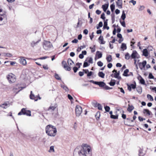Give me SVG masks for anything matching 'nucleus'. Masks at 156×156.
Here are the masks:
<instances>
[{
	"instance_id": "f257e3e1",
	"label": "nucleus",
	"mask_w": 156,
	"mask_h": 156,
	"mask_svg": "<svg viewBox=\"0 0 156 156\" xmlns=\"http://www.w3.org/2000/svg\"><path fill=\"white\" fill-rule=\"evenodd\" d=\"M74 156H91L90 147L87 144H83L75 149Z\"/></svg>"
},
{
	"instance_id": "f03ea898",
	"label": "nucleus",
	"mask_w": 156,
	"mask_h": 156,
	"mask_svg": "<svg viewBox=\"0 0 156 156\" xmlns=\"http://www.w3.org/2000/svg\"><path fill=\"white\" fill-rule=\"evenodd\" d=\"M45 132L49 136H55L57 131L55 127L51 125H48L46 127Z\"/></svg>"
},
{
	"instance_id": "7ed1b4c3",
	"label": "nucleus",
	"mask_w": 156,
	"mask_h": 156,
	"mask_svg": "<svg viewBox=\"0 0 156 156\" xmlns=\"http://www.w3.org/2000/svg\"><path fill=\"white\" fill-rule=\"evenodd\" d=\"M43 47L44 50H47L53 47V45L50 42L44 40L43 42Z\"/></svg>"
},
{
	"instance_id": "20e7f679",
	"label": "nucleus",
	"mask_w": 156,
	"mask_h": 156,
	"mask_svg": "<svg viewBox=\"0 0 156 156\" xmlns=\"http://www.w3.org/2000/svg\"><path fill=\"white\" fill-rule=\"evenodd\" d=\"M7 78L10 83H15L16 80V76L12 73H10L7 75Z\"/></svg>"
},
{
	"instance_id": "39448f33",
	"label": "nucleus",
	"mask_w": 156,
	"mask_h": 156,
	"mask_svg": "<svg viewBox=\"0 0 156 156\" xmlns=\"http://www.w3.org/2000/svg\"><path fill=\"white\" fill-rule=\"evenodd\" d=\"M18 115H24L29 116H30L31 115L30 111L26 110L24 108H22L21 111L18 113Z\"/></svg>"
},
{
	"instance_id": "423d86ee",
	"label": "nucleus",
	"mask_w": 156,
	"mask_h": 156,
	"mask_svg": "<svg viewBox=\"0 0 156 156\" xmlns=\"http://www.w3.org/2000/svg\"><path fill=\"white\" fill-rule=\"evenodd\" d=\"M2 14H0V25L3 24L5 21L7 20V16L5 14V12Z\"/></svg>"
},
{
	"instance_id": "0eeeda50",
	"label": "nucleus",
	"mask_w": 156,
	"mask_h": 156,
	"mask_svg": "<svg viewBox=\"0 0 156 156\" xmlns=\"http://www.w3.org/2000/svg\"><path fill=\"white\" fill-rule=\"evenodd\" d=\"M75 112L76 115L79 116L82 112V107L79 105H77L76 107Z\"/></svg>"
},
{
	"instance_id": "6e6552de",
	"label": "nucleus",
	"mask_w": 156,
	"mask_h": 156,
	"mask_svg": "<svg viewBox=\"0 0 156 156\" xmlns=\"http://www.w3.org/2000/svg\"><path fill=\"white\" fill-rule=\"evenodd\" d=\"M146 152V151L144 150V148L142 147H140L139 149V150L138 154L139 156H144L145 155Z\"/></svg>"
},
{
	"instance_id": "1a4fd4ad",
	"label": "nucleus",
	"mask_w": 156,
	"mask_h": 156,
	"mask_svg": "<svg viewBox=\"0 0 156 156\" xmlns=\"http://www.w3.org/2000/svg\"><path fill=\"white\" fill-rule=\"evenodd\" d=\"M62 65L64 68L66 70L70 71L71 69V68L67 65L66 62V61H63L62 63Z\"/></svg>"
},
{
	"instance_id": "9d476101",
	"label": "nucleus",
	"mask_w": 156,
	"mask_h": 156,
	"mask_svg": "<svg viewBox=\"0 0 156 156\" xmlns=\"http://www.w3.org/2000/svg\"><path fill=\"white\" fill-rule=\"evenodd\" d=\"M133 120H132L130 118H127L126 119V121H124V123L125 125L128 126H132V125H131V123L133 122Z\"/></svg>"
},
{
	"instance_id": "9b49d317",
	"label": "nucleus",
	"mask_w": 156,
	"mask_h": 156,
	"mask_svg": "<svg viewBox=\"0 0 156 156\" xmlns=\"http://www.w3.org/2000/svg\"><path fill=\"white\" fill-rule=\"evenodd\" d=\"M138 54L136 51H133L130 57L132 58L135 59L136 58H138Z\"/></svg>"
},
{
	"instance_id": "f8f14e48",
	"label": "nucleus",
	"mask_w": 156,
	"mask_h": 156,
	"mask_svg": "<svg viewBox=\"0 0 156 156\" xmlns=\"http://www.w3.org/2000/svg\"><path fill=\"white\" fill-rule=\"evenodd\" d=\"M30 99L34 100L35 101H37L38 100L37 99V96H35V95L32 93V91L30 92Z\"/></svg>"
},
{
	"instance_id": "ddd939ff",
	"label": "nucleus",
	"mask_w": 156,
	"mask_h": 156,
	"mask_svg": "<svg viewBox=\"0 0 156 156\" xmlns=\"http://www.w3.org/2000/svg\"><path fill=\"white\" fill-rule=\"evenodd\" d=\"M19 61L20 64L25 66L27 64V61L26 59L23 58L19 59Z\"/></svg>"
},
{
	"instance_id": "4468645a",
	"label": "nucleus",
	"mask_w": 156,
	"mask_h": 156,
	"mask_svg": "<svg viewBox=\"0 0 156 156\" xmlns=\"http://www.w3.org/2000/svg\"><path fill=\"white\" fill-rule=\"evenodd\" d=\"M95 84L98 85L101 87H104L105 85V83L102 81L97 82H95Z\"/></svg>"
},
{
	"instance_id": "2eb2a0df",
	"label": "nucleus",
	"mask_w": 156,
	"mask_h": 156,
	"mask_svg": "<svg viewBox=\"0 0 156 156\" xmlns=\"http://www.w3.org/2000/svg\"><path fill=\"white\" fill-rule=\"evenodd\" d=\"M138 79L140 80V83L144 85H146L144 80L141 76L138 77Z\"/></svg>"
},
{
	"instance_id": "dca6fc26",
	"label": "nucleus",
	"mask_w": 156,
	"mask_h": 156,
	"mask_svg": "<svg viewBox=\"0 0 156 156\" xmlns=\"http://www.w3.org/2000/svg\"><path fill=\"white\" fill-rule=\"evenodd\" d=\"M40 40H39L36 42H35L34 41H32L30 43L31 46L34 47L35 46L37 45L40 42Z\"/></svg>"
},
{
	"instance_id": "f3484780",
	"label": "nucleus",
	"mask_w": 156,
	"mask_h": 156,
	"mask_svg": "<svg viewBox=\"0 0 156 156\" xmlns=\"http://www.w3.org/2000/svg\"><path fill=\"white\" fill-rule=\"evenodd\" d=\"M120 74V72L119 71L117 73H114V77L117 78L118 80H120L121 79L120 76H119Z\"/></svg>"
},
{
	"instance_id": "a211bd4d",
	"label": "nucleus",
	"mask_w": 156,
	"mask_h": 156,
	"mask_svg": "<svg viewBox=\"0 0 156 156\" xmlns=\"http://www.w3.org/2000/svg\"><path fill=\"white\" fill-rule=\"evenodd\" d=\"M108 2L107 4H105L102 5V8L104 12H106L108 7Z\"/></svg>"
},
{
	"instance_id": "6ab92c4d",
	"label": "nucleus",
	"mask_w": 156,
	"mask_h": 156,
	"mask_svg": "<svg viewBox=\"0 0 156 156\" xmlns=\"http://www.w3.org/2000/svg\"><path fill=\"white\" fill-rule=\"evenodd\" d=\"M116 3L119 9H121L122 8V0L117 2Z\"/></svg>"
},
{
	"instance_id": "aec40b11",
	"label": "nucleus",
	"mask_w": 156,
	"mask_h": 156,
	"mask_svg": "<svg viewBox=\"0 0 156 156\" xmlns=\"http://www.w3.org/2000/svg\"><path fill=\"white\" fill-rule=\"evenodd\" d=\"M146 63H147V62L146 61H143L142 62V63H139V67H140V68L141 69H142V68L141 67V65H142L143 68H144L145 67V66L146 64Z\"/></svg>"
},
{
	"instance_id": "412c9836",
	"label": "nucleus",
	"mask_w": 156,
	"mask_h": 156,
	"mask_svg": "<svg viewBox=\"0 0 156 156\" xmlns=\"http://www.w3.org/2000/svg\"><path fill=\"white\" fill-rule=\"evenodd\" d=\"M61 87L66 92H68L69 91L68 88L65 85H61Z\"/></svg>"
},
{
	"instance_id": "4be33fe9",
	"label": "nucleus",
	"mask_w": 156,
	"mask_h": 156,
	"mask_svg": "<svg viewBox=\"0 0 156 156\" xmlns=\"http://www.w3.org/2000/svg\"><path fill=\"white\" fill-rule=\"evenodd\" d=\"M99 41H100V44H104L105 43V41H104L103 38L102 36H101L98 38Z\"/></svg>"
},
{
	"instance_id": "5701e85b",
	"label": "nucleus",
	"mask_w": 156,
	"mask_h": 156,
	"mask_svg": "<svg viewBox=\"0 0 156 156\" xmlns=\"http://www.w3.org/2000/svg\"><path fill=\"white\" fill-rule=\"evenodd\" d=\"M143 55L145 56H147L148 55V52L147 49H144L143 50Z\"/></svg>"
},
{
	"instance_id": "b1692460",
	"label": "nucleus",
	"mask_w": 156,
	"mask_h": 156,
	"mask_svg": "<svg viewBox=\"0 0 156 156\" xmlns=\"http://www.w3.org/2000/svg\"><path fill=\"white\" fill-rule=\"evenodd\" d=\"M146 112L147 113V114L148 115H150L151 113V112L148 109H144L143 110V113L144 114Z\"/></svg>"
},
{
	"instance_id": "393cba45",
	"label": "nucleus",
	"mask_w": 156,
	"mask_h": 156,
	"mask_svg": "<svg viewBox=\"0 0 156 156\" xmlns=\"http://www.w3.org/2000/svg\"><path fill=\"white\" fill-rule=\"evenodd\" d=\"M96 55L98 56V58H99L102 57V54L100 51H97L96 53Z\"/></svg>"
},
{
	"instance_id": "a878e982",
	"label": "nucleus",
	"mask_w": 156,
	"mask_h": 156,
	"mask_svg": "<svg viewBox=\"0 0 156 156\" xmlns=\"http://www.w3.org/2000/svg\"><path fill=\"white\" fill-rule=\"evenodd\" d=\"M86 61H87V62L90 63H93V60L91 57H87L86 60Z\"/></svg>"
},
{
	"instance_id": "bb28decb",
	"label": "nucleus",
	"mask_w": 156,
	"mask_h": 156,
	"mask_svg": "<svg viewBox=\"0 0 156 156\" xmlns=\"http://www.w3.org/2000/svg\"><path fill=\"white\" fill-rule=\"evenodd\" d=\"M67 63L69 66L72 65L73 64H74L71 58H70L68 59Z\"/></svg>"
},
{
	"instance_id": "cd10ccee",
	"label": "nucleus",
	"mask_w": 156,
	"mask_h": 156,
	"mask_svg": "<svg viewBox=\"0 0 156 156\" xmlns=\"http://www.w3.org/2000/svg\"><path fill=\"white\" fill-rule=\"evenodd\" d=\"M98 76L102 78H104L105 74L102 72H99L98 73Z\"/></svg>"
},
{
	"instance_id": "c85d7f7f",
	"label": "nucleus",
	"mask_w": 156,
	"mask_h": 156,
	"mask_svg": "<svg viewBox=\"0 0 156 156\" xmlns=\"http://www.w3.org/2000/svg\"><path fill=\"white\" fill-rule=\"evenodd\" d=\"M129 72V70L128 69H126L124 71L123 73V76H129V75L127 74Z\"/></svg>"
},
{
	"instance_id": "c756f323",
	"label": "nucleus",
	"mask_w": 156,
	"mask_h": 156,
	"mask_svg": "<svg viewBox=\"0 0 156 156\" xmlns=\"http://www.w3.org/2000/svg\"><path fill=\"white\" fill-rule=\"evenodd\" d=\"M121 48V49H122L123 51H124V50L126 49L127 48V47L126 44L124 43H122V44Z\"/></svg>"
},
{
	"instance_id": "7c9ffc66",
	"label": "nucleus",
	"mask_w": 156,
	"mask_h": 156,
	"mask_svg": "<svg viewBox=\"0 0 156 156\" xmlns=\"http://www.w3.org/2000/svg\"><path fill=\"white\" fill-rule=\"evenodd\" d=\"M115 84V80L112 79H111L110 82L109 83V84L111 86H114Z\"/></svg>"
},
{
	"instance_id": "2f4dec72",
	"label": "nucleus",
	"mask_w": 156,
	"mask_h": 156,
	"mask_svg": "<svg viewBox=\"0 0 156 156\" xmlns=\"http://www.w3.org/2000/svg\"><path fill=\"white\" fill-rule=\"evenodd\" d=\"M134 108L133 105H129V107L127 109V110L129 112H130Z\"/></svg>"
},
{
	"instance_id": "473e14b6",
	"label": "nucleus",
	"mask_w": 156,
	"mask_h": 156,
	"mask_svg": "<svg viewBox=\"0 0 156 156\" xmlns=\"http://www.w3.org/2000/svg\"><path fill=\"white\" fill-rule=\"evenodd\" d=\"M126 17V14L125 13L124 11H123L122 12V14L121 16V18L123 20H124Z\"/></svg>"
},
{
	"instance_id": "72a5a7b5",
	"label": "nucleus",
	"mask_w": 156,
	"mask_h": 156,
	"mask_svg": "<svg viewBox=\"0 0 156 156\" xmlns=\"http://www.w3.org/2000/svg\"><path fill=\"white\" fill-rule=\"evenodd\" d=\"M107 61L108 62H111L112 59V56L110 55H109L108 57H107L106 58Z\"/></svg>"
},
{
	"instance_id": "f704fd0d",
	"label": "nucleus",
	"mask_w": 156,
	"mask_h": 156,
	"mask_svg": "<svg viewBox=\"0 0 156 156\" xmlns=\"http://www.w3.org/2000/svg\"><path fill=\"white\" fill-rule=\"evenodd\" d=\"M136 90L140 94H141L142 92V88L141 87H138L136 88Z\"/></svg>"
},
{
	"instance_id": "c9c22d12",
	"label": "nucleus",
	"mask_w": 156,
	"mask_h": 156,
	"mask_svg": "<svg viewBox=\"0 0 156 156\" xmlns=\"http://www.w3.org/2000/svg\"><path fill=\"white\" fill-rule=\"evenodd\" d=\"M99 103H98L97 101H94L92 102V105L95 108H96L97 107V105H98Z\"/></svg>"
},
{
	"instance_id": "e433bc0d",
	"label": "nucleus",
	"mask_w": 156,
	"mask_h": 156,
	"mask_svg": "<svg viewBox=\"0 0 156 156\" xmlns=\"http://www.w3.org/2000/svg\"><path fill=\"white\" fill-rule=\"evenodd\" d=\"M4 55L5 56L8 57H11L12 56V55L11 54L9 53H4Z\"/></svg>"
},
{
	"instance_id": "4c0bfd02",
	"label": "nucleus",
	"mask_w": 156,
	"mask_h": 156,
	"mask_svg": "<svg viewBox=\"0 0 156 156\" xmlns=\"http://www.w3.org/2000/svg\"><path fill=\"white\" fill-rule=\"evenodd\" d=\"M86 46L85 45H83V46H81L79 47H78V48L77 49V52H80L81 51V50L83 49L84 48H85Z\"/></svg>"
},
{
	"instance_id": "58836bf2",
	"label": "nucleus",
	"mask_w": 156,
	"mask_h": 156,
	"mask_svg": "<svg viewBox=\"0 0 156 156\" xmlns=\"http://www.w3.org/2000/svg\"><path fill=\"white\" fill-rule=\"evenodd\" d=\"M96 119H99V118L100 116V112L99 111H98L96 115H95Z\"/></svg>"
},
{
	"instance_id": "ea45409f",
	"label": "nucleus",
	"mask_w": 156,
	"mask_h": 156,
	"mask_svg": "<svg viewBox=\"0 0 156 156\" xmlns=\"http://www.w3.org/2000/svg\"><path fill=\"white\" fill-rule=\"evenodd\" d=\"M130 57V56L129 55V54L128 53H127L125 55V58L126 59H129Z\"/></svg>"
},
{
	"instance_id": "a19ab883",
	"label": "nucleus",
	"mask_w": 156,
	"mask_h": 156,
	"mask_svg": "<svg viewBox=\"0 0 156 156\" xmlns=\"http://www.w3.org/2000/svg\"><path fill=\"white\" fill-rule=\"evenodd\" d=\"M54 147V146H51L50 147V149L49 150V152H55Z\"/></svg>"
},
{
	"instance_id": "79ce46f5",
	"label": "nucleus",
	"mask_w": 156,
	"mask_h": 156,
	"mask_svg": "<svg viewBox=\"0 0 156 156\" xmlns=\"http://www.w3.org/2000/svg\"><path fill=\"white\" fill-rule=\"evenodd\" d=\"M7 105H8V104L6 103H4V104H2V105H0V107H1L4 108H6L7 107Z\"/></svg>"
},
{
	"instance_id": "37998d69",
	"label": "nucleus",
	"mask_w": 156,
	"mask_h": 156,
	"mask_svg": "<svg viewBox=\"0 0 156 156\" xmlns=\"http://www.w3.org/2000/svg\"><path fill=\"white\" fill-rule=\"evenodd\" d=\"M108 20L107 19L106 21H104V26L103 27V28L104 29H105V27L107 26L108 25Z\"/></svg>"
},
{
	"instance_id": "c03bdc74",
	"label": "nucleus",
	"mask_w": 156,
	"mask_h": 156,
	"mask_svg": "<svg viewBox=\"0 0 156 156\" xmlns=\"http://www.w3.org/2000/svg\"><path fill=\"white\" fill-rule=\"evenodd\" d=\"M110 117L111 118L114 119H118V115H111Z\"/></svg>"
},
{
	"instance_id": "a18cd8bd",
	"label": "nucleus",
	"mask_w": 156,
	"mask_h": 156,
	"mask_svg": "<svg viewBox=\"0 0 156 156\" xmlns=\"http://www.w3.org/2000/svg\"><path fill=\"white\" fill-rule=\"evenodd\" d=\"M55 77L57 80H61V78L58 75L56 74V73H55Z\"/></svg>"
},
{
	"instance_id": "49530a36",
	"label": "nucleus",
	"mask_w": 156,
	"mask_h": 156,
	"mask_svg": "<svg viewBox=\"0 0 156 156\" xmlns=\"http://www.w3.org/2000/svg\"><path fill=\"white\" fill-rule=\"evenodd\" d=\"M111 9L112 12H113L115 9V5L113 4L110 5Z\"/></svg>"
},
{
	"instance_id": "de8ad7c7",
	"label": "nucleus",
	"mask_w": 156,
	"mask_h": 156,
	"mask_svg": "<svg viewBox=\"0 0 156 156\" xmlns=\"http://www.w3.org/2000/svg\"><path fill=\"white\" fill-rule=\"evenodd\" d=\"M147 98L149 99H150V100L151 101H153V98L151 95H150L149 94H148L147 95Z\"/></svg>"
},
{
	"instance_id": "09e8293b",
	"label": "nucleus",
	"mask_w": 156,
	"mask_h": 156,
	"mask_svg": "<svg viewBox=\"0 0 156 156\" xmlns=\"http://www.w3.org/2000/svg\"><path fill=\"white\" fill-rule=\"evenodd\" d=\"M148 78L150 79H154V77L151 73H150L148 76Z\"/></svg>"
},
{
	"instance_id": "8fccbe9b",
	"label": "nucleus",
	"mask_w": 156,
	"mask_h": 156,
	"mask_svg": "<svg viewBox=\"0 0 156 156\" xmlns=\"http://www.w3.org/2000/svg\"><path fill=\"white\" fill-rule=\"evenodd\" d=\"M130 87L131 88L133 89H134L136 88V83H135V84H131L130 85Z\"/></svg>"
},
{
	"instance_id": "3c124183",
	"label": "nucleus",
	"mask_w": 156,
	"mask_h": 156,
	"mask_svg": "<svg viewBox=\"0 0 156 156\" xmlns=\"http://www.w3.org/2000/svg\"><path fill=\"white\" fill-rule=\"evenodd\" d=\"M103 64V63L101 61H99L97 62L98 65L100 67L102 66Z\"/></svg>"
},
{
	"instance_id": "603ef678",
	"label": "nucleus",
	"mask_w": 156,
	"mask_h": 156,
	"mask_svg": "<svg viewBox=\"0 0 156 156\" xmlns=\"http://www.w3.org/2000/svg\"><path fill=\"white\" fill-rule=\"evenodd\" d=\"M105 109L106 112H109L110 109V108L109 106H107L105 107Z\"/></svg>"
},
{
	"instance_id": "864d4df0",
	"label": "nucleus",
	"mask_w": 156,
	"mask_h": 156,
	"mask_svg": "<svg viewBox=\"0 0 156 156\" xmlns=\"http://www.w3.org/2000/svg\"><path fill=\"white\" fill-rule=\"evenodd\" d=\"M116 112H118L120 111V112H122V113H123L124 112V111L122 110V108H118L117 109Z\"/></svg>"
},
{
	"instance_id": "5fc2aeb1",
	"label": "nucleus",
	"mask_w": 156,
	"mask_h": 156,
	"mask_svg": "<svg viewBox=\"0 0 156 156\" xmlns=\"http://www.w3.org/2000/svg\"><path fill=\"white\" fill-rule=\"evenodd\" d=\"M89 64L88 62H86V61L84 62L83 65V67H87L89 66Z\"/></svg>"
},
{
	"instance_id": "6e6d98bb",
	"label": "nucleus",
	"mask_w": 156,
	"mask_h": 156,
	"mask_svg": "<svg viewBox=\"0 0 156 156\" xmlns=\"http://www.w3.org/2000/svg\"><path fill=\"white\" fill-rule=\"evenodd\" d=\"M90 48L91 49V51L94 52L95 51V45H94L93 47H90Z\"/></svg>"
},
{
	"instance_id": "4d7b16f0",
	"label": "nucleus",
	"mask_w": 156,
	"mask_h": 156,
	"mask_svg": "<svg viewBox=\"0 0 156 156\" xmlns=\"http://www.w3.org/2000/svg\"><path fill=\"white\" fill-rule=\"evenodd\" d=\"M97 107L98 108V109L99 110H102V107L100 104H98V105H97Z\"/></svg>"
},
{
	"instance_id": "13d9d810",
	"label": "nucleus",
	"mask_w": 156,
	"mask_h": 156,
	"mask_svg": "<svg viewBox=\"0 0 156 156\" xmlns=\"http://www.w3.org/2000/svg\"><path fill=\"white\" fill-rule=\"evenodd\" d=\"M145 8V6L144 5H141L140 7L139 8V11H142Z\"/></svg>"
},
{
	"instance_id": "bf43d9fd",
	"label": "nucleus",
	"mask_w": 156,
	"mask_h": 156,
	"mask_svg": "<svg viewBox=\"0 0 156 156\" xmlns=\"http://www.w3.org/2000/svg\"><path fill=\"white\" fill-rule=\"evenodd\" d=\"M120 23L122 25L123 27H126V24L125 23L124 21H123L122 22L121 21H120Z\"/></svg>"
},
{
	"instance_id": "052dcab7",
	"label": "nucleus",
	"mask_w": 156,
	"mask_h": 156,
	"mask_svg": "<svg viewBox=\"0 0 156 156\" xmlns=\"http://www.w3.org/2000/svg\"><path fill=\"white\" fill-rule=\"evenodd\" d=\"M56 108V107L55 106H50L49 108V110L51 109L52 111H54Z\"/></svg>"
},
{
	"instance_id": "680f3d73",
	"label": "nucleus",
	"mask_w": 156,
	"mask_h": 156,
	"mask_svg": "<svg viewBox=\"0 0 156 156\" xmlns=\"http://www.w3.org/2000/svg\"><path fill=\"white\" fill-rule=\"evenodd\" d=\"M101 18L103 20H104L105 18V14L104 13H103L101 14Z\"/></svg>"
},
{
	"instance_id": "e2e57ef3",
	"label": "nucleus",
	"mask_w": 156,
	"mask_h": 156,
	"mask_svg": "<svg viewBox=\"0 0 156 156\" xmlns=\"http://www.w3.org/2000/svg\"><path fill=\"white\" fill-rule=\"evenodd\" d=\"M73 70L75 73H76L78 70V68L76 67H74L73 68Z\"/></svg>"
},
{
	"instance_id": "0e129e2a",
	"label": "nucleus",
	"mask_w": 156,
	"mask_h": 156,
	"mask_svg": "<svg viewBox=\"0 0 156 156\" xmlns=\"http://www.w3.org/2000/svg\"><path fill=\"white\" fill-rule=\"evenodd\" d=\"M112 65L111 63H108L107 65V67L108 68L110 69L112 68Z\"/></svg>"
},
{
	"instance_id": "69168bd1",
	"label": "nucleus",
	"mask_w": 156,
	"mask_h": 156,
	"mask_svg": "<svg viewBox=\"0 0 156 156\" xmlns=\"http://www.w3.org/2000/svg\"><path fill=\"white\" fill-rule=\"evenodd\" d=\"M88 31L87 29H85L83 30V33L85 34H87L88 33Z\"/></svg>"
},
{
	"instance_id": "338daca9",
	"label": "nucleus",
	"mask_w": 156,
	"mask_h": 156,
	"mask_svg": "<svg viewBox=\"0 0 156 156\" xmlns=\"http://www.w3.org/2000/svg\"><path fill=\"white\" fill-rule=\"evenodd\" d=\"M67 96H68V98L70 100L73 99L72 96L70 95L69 94H68V95Z\"/></svg>"
},
{
	"instance_id": "774afa93",
	"label": "nucleus",
	"mask_w": 156,
	"mask_h": 156,
	"mask_svg": "<svg viewBox=\"0 0 156 156\" xmlns=\"http://www.w3.org/2000/svg\"><path fill=\"white\" fill-rule=\"evenodd\" d=\"M79 58H80V59H82L84 57V56H83V54H82H82H80L79 56Z\"/></svg>"
}]
</instances>
